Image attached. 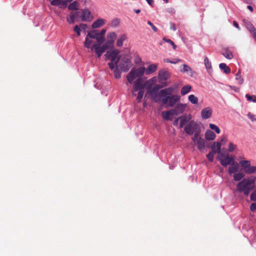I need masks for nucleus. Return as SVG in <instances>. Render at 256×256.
I'll return each mask as SVG.
<instances>
[{
	"label": "nucleus",
	"instance_id": "f257e3e1",
	"mask_svg": "<svg viewBox=\"0 0 256 256\" xmlns=\"http://www.w3.org/2000/svg\"><path fill=\"white\" fill-rule=\"evenodd\" d=\"M146 74V68L140 67L133 68L126 76L128 82L132 84V90L134 96H136L138 102H140L144 94V89H146L145 97L158 102L160 101V72L158 77L154 76L145 82L141 76Z\"/></svg>",
	"mask_w": 256,
	"mask_h": 256
},
{
	"label": "nucleus",
	"instance_id": "f03ea898",
	"mask_svg": "<svg viewBox=\"0 0 256 256\" xmlns=\"http://www.w3.org/2000/svg\"><path fill=\"white\" fill-rule=\"evenodd\" d=\"M120 50H114L112 51H108L105 54L106 59L110 60L111 62L108 63L110 68L113 70L115 66L118 65V62L120 59Z\"/></svg>",
	"mask_w": 256,
	"mask_h": 256
},
{
	"label": "nucleus",
	"instance_id": "7ed1b4c3",
	"mask_svg": "<svg viewBox=\"0 0 256 256\" xmlns=\"http://www.w3.org/2000/svg\"><path fill=\"white\" fill-rule=\"evenodd\" d=\"M180 100V96L177 94L162 96L161 103L168 107H174Z\"/></svg>",
	"mask_w": 256,
	"mask_h": 256
},
{
	"label": "nucleus",
	"instance_id": "20e7f679",
	"mask_svg": "<svg viewBox=\"0 0 256 256\" xmlns=\"http://www.w3.org/2000/svg\"><path fill=\"white\" fill-rule=\"evenodd\" d=\"M104 42H98L94 44L91 47V51H94L98 58H100L102 54L108 49L110 48L106 43L102 45Z\"/></svg>",
	"mask_w": 256,
	"mask_h": 256
},
{
	"label": "nucleus",
	"instance_id": "39448f33",
	"mask_svg": "<svg viewBox=\"0 0 256 256\" xmlns=\"http://www.w3.org/2000/svg\"><path fill=\"white\" fill-rule=\"evenodd\" d=\"M198 128V124L194 120H192L184 127V130L187 134L192 136L197 130Z\"/></svg>",
	"mask_w": 256,
	"mask_h": 256
},
{
	"label": "nucleus",
	"instance_id": "423d86ee",
	"mask_svg": "<svg viewBox=\"0 0 256 256\" xmlns=\"http://www.w3.org/2000/svg\"><path fill=\"white\" fill-rule=\"evenodd\" d=\"M186 104L182 103H178L173 108L170 110V113L174 116H178L182 114L186 110Z\"/></svg>",
	"mask_w": 256,
	"mask_h": 256
},
{
	"label": "nucleus",
	"instance_id": "0eeeda50",
	"mask_svg": "<svg viewBox=\"0 0 256 256\" xmlns=\"http://www.w3.org/2000/svg\"><path fill=\"white\" fill-rule=\"evenodd\" d=\"M220 156L224 157V158H218V160L220 162V164L224 167H226L228 165H230L234 161V158L228 155L224 156V154L221 153Z\"/></svg>",
	"mask_w": 256,
	"mask_h": 256
},
{
	"label": "nucleus",
	"instance_id": "6e6552de",
	"mask_svg": "<svg viewBox=\"0 0 256 256\" xmlns=\"http://www.w3.org/2000/svg\"><path fill=\"white\" fill-rule=\"evenodd\" d=\"M130 61L128 58H123L120 60L118 68L122 72H126L130 68Z\"/></svg>",
	"mask_w": 256,
	"mask_h": 256
},
{
	"label": "nucleus",
	"instance_id": "1a4fd4ad",
	"mask_svg": "<svg viewBox=\"0 0 256 256\" xmlns=\"http://www.w3.org/2000/svg\"><path fill=\"white\" fill-rule=\"evenodd\" d=\"M117 37V35L115 32H110L107 35L108 40L106 42V44L109 46L110 48H112L114 46V42Z\"/></svg>",
	"mask_w": 256,
	"mask_h": 256
},
{
	"label": "nucleus",
	"instance_id": "9d476101",
	"mask_svg": "<svg viewBox=\"0 0 256 256\" xmlns=\"http://www.w3.org/2000/svg\"><path fill=\"white\" fill-rule=\"evenodd\" d=\"M242 184L238 186V183L236 184V190L240 192H244V194L246 196H248L250 192L254 189V186H247L246 188H242Z\"/></svg>",
	"mask_w": 256,
	"mask_h": 256
},
{
	"label": "nucleus",
	"instance_id": "9b49d317",
	"mask_svg": "<svg viewBox=\"0 0 256 256\" xmlns=\"http://www.w3.org/2000/svg\"><path fill=\"white\" fill-rule=\"evenodd\" d=\"M212 114V110L210 107L206 108L201 111V116L204 120L210 118Z\"/></svg>",
	"mask_w": 256,
	"mask_h": 256
},
{
	"label": "nucleus",
	"instance_id": "f8f14e48",
	"mask_svg": "<svg viewBox=\"0 0 256 256\" xmlns=\"http://www.w3.org/2000/svg\"><path fill=\"white\" fill-rule=\"evenodd\" d=\"M242 184V188H246L247 186H254V180H252L251 178H243L241 181L238 182V186Z\"/></svg>",
	"mask_w": 256,
	"mask_h": 256
},
{
	"label": "nucleus",
	"instance_id": "ddd939ff",
	"mask_svg": "<svg viewBox=\"0 0 256 256\" xmlns=\"http://www.w3.org/2000/svg\"><path fill=\"white\" fill-rule=\"evenodd\" d=\"M221 54L228 60H232L234 58L232 52L228 47L223 48L221 52Z\"/></svg>",
	"mask_w": 256,
	"mask_h": 256
},
{
	"label": "nucleus",
	"instance_id": "4468645a",
	"mask_svg": "<svg viewBox=\"0 0 256 256\" xmlns=\"http://www.w3.org/2000/svg\"><path fill=\"white\" fill-rule=\"evenodd\" d=\"M50 4L54 6H58L60 8H65L67 6L66 2L64 0H52Z\"/></svg>",
	"mask_w": 256,
	"mask_h": 256
},
{
	"label": "nucleus",
	"instance_id": "2eb2a0df",
	"mask_svg": "<svg viewBox=\"0 0 256 256\" xmlns=\"http://www.w3.org/2000/svg\"><path fill=\"white\" fill-rule=\"evenodd\" d=\"M81 18L83 21H90L92 19V18L90 17V12L88 9L82 10Z\"/></svg>",
	"mask_w": 256,
	"mask_h": 256
},
{
	"label": "nucleus",
	"instance_id": "dca6fc26",
	"mask_svg": "<svg viewBox=\"0 0 256 256\" xmlns=\"http://www.w3.org/2000/svg\"><path fill=\"white\" fill-rule=\"evenodd\" d=\"M239 166L238 163L234 160L228 167V172L230 174H235L238 172Z\"/></svg>",
	"mask_w": 256,
	"mask_h": 256
},
{
	"label": "nucleus",
	"instance_id": "f3484780",
	"mask_svg": "<svg viewBox=\"0 0 256 256\" xmlns=\"http://www.w3.org/2000/svg\"><path fill=\"white\" fill-rule=\"evenodd\" d=\"M179 118L180 120L179 128H182L184 127V125L189 122V120L190 119V118H188L186 114H182V116H179Z\"/></svg>",
	"mask_w": 256,
	"mask_h": 256
},
{
	"label": "nucleus",
	"instance_id": "a211bd4d",
	"mask_svg": "<svg viewBox=\"0 0 256 256\" xmlns=\"http://www.w3.org/2000/svg\"><path fill=\"white\" fill-rule=\"evenodd\" d=\"M246 26L248 31L252 34L253 36L255 37L256 34V28L250 22L247 21L246 22Z\"/></svg>",
	"mask_w": 256,
	"mask_h": 256
},
{
	"label": "nucleus",
	"instance_id": "6ab92c4d",
	"mask_svg": "<svg viewBox=\"0 0 256 256\" xmlns=\"http://www.w3.org/2000/svg\"><path fill=\"white\" fill-rule=\"evenodd\" d=\"M205 138L208 140H212L215 139L216 136L211 130H208L205 132Z\"/></svg>",
	"mask_w": 256,
	"mask_h": 256
},
{
	"label": "nucleus",
	"instance_id": "aec40b11",
	"mask_svg": "<svg viewBox=\"0 0 256 256\" xmlns=\"http://www.w3.org/2000/svg\"><path fill=\"white\" fill-rule=\"evenodd\" d=\"M105 24V20L102 18H98L96 20L94 21L92 25V28H100Z\"/></svg>",
	"mask_w": 256,
	"mask_h": 256
},
{
	"label": "nucleus",
	"instance_id": "412c9836",
	"mask_svg": "<svg viewBox=\"0 0 256 256\" xmlns=\"http://www.w3.org/2000/svg\"><path fill=\"white\" fill-rule=\"evenodd\" d=\"M79 12H72L70 17L66 18V20L70 24H74L75 22V19L78 16Z\"/></svg>",
	"mask_w": 256,
	"mask_h": 256
},
{
	"label": "nucleus",
	"instance_id": "4be33fe9",
	"mask_svg": "<svg viewBox=\"0 0 256 256\" xmlns=\"http://www.w3.org/2000/svg\"><path fill=\"white\" fill-rule=\"evenodd\" d=\"M171 74L164 68L161 69V80H166L170 76Z\"/></svg>",
	"mask_w": 256,
	"mask_h": 256
},
{
	"label": "nucleus",
	"instance_id": "5701e85b",
	"mask_svg": "<svg viewBox=\"0 0 256 256\" xmlns=\"http://www.w3.org/2000/svg\"><path fill=\"white\" fill-rule=\"evenodd\" d=\"M174 92V88L172 86L164 89H161V98H162V96L172 95V92Z\"/></svg>",
	"mask_w": 256,
	"mask_h": 256
},
{
	"label": "nucleus",
	"instance_id": "b1692460",
	"mask_svg": "<svg viewBox=\"0 0 256 256\" xmlns=\"http://www.w3.org/2000/svg\"><path fill=\"white\" fill-rule=\"evenodd\" d=\"M197 144V148L200 150H202L206 147V143L202 138H200L199 140L194 142Z\"/></svg>",
	"mask_w": 256,
	"mask_h": 256
},
{
	"label": "nucleus",
	"instance_id": "393cba45",
	"mask_svg": "<svg viewBox=\"0 0 256 256\" xmlns=\"http://www.w3.org/2000/svg\"><path fill=\"white\" fill-rule=\"evenodd\" d=\"M86 37L92 39H96L98 42V38H99L98 30H92L88 32Z\"/></svg>",
	"mask_w": 256,
	"mask_h": 256
},
{
	"label": "nucleus",
	"instance_id": "a878e982",
	"mask_svg": "<svg viewBox=\"0 0 256 256\" xmlns=\"http://www.w3.org/2000/svg\"><path fill=\"white\" fill-rule=\"evenodd\" d=\"M157 68V66L154 64L149 65L148 67L146 68V74L147 75L150 74L154 72Z\"/></svg>",
	"mask_w": 256,
	"mask_h": 256
},
{
	"label": "nucleus",
	"instance_id": "bb28decb",
	"mask_svg": "<svg viewBox=\"0 0 256 256\" xmlns=\"http://www.w3.org/2000/svg\"><path fill=\"white\" fill-rule=\"evenodd\" d=\"M106 29H102L100 32L98 30V35L99 38H98V42H104L105 40Z\"/></svg>",
	"mask_w": 256,
	"mask_h": 256
},
{
	"label": "nucleus",
	"instance_id": "cd10ccee",
	"mask_svg": "<svg viewBox=\"0 0 256 256\" xmlns=\"http://www.w3.org/2000/svg\"><path fill=\"white\" fill-rule=\"evenodd\" d=\"M80 4L78 1H74L68 6V9L70 10H76L79 9Z\"/></svg>",
	"mask_w": 256,
	"mask_h": 256
},
{
	"label": "nucleus",
	"instance_id": "c85d7f7f",
	"mask_svg": "<svg viewBox=\"0 0 256 256\" xmlns=\"http://www.w3.org/2000/svg\"><path fill=\"white\" fill-rule=\"evenodd\" d=\"M219 68L226 74H228L230 72V68L225 63H220Z\"/></svg>",
	"mask_w": 256,
	"mask_h": 256
},
{
	"label": "nucleus",
	"instance_id": "c756f323",
	"mask_svg": "<svg viewBox=\"0 0 256 256\" xmlns=\"http://www.w3.org/2000/svg\"><path fill=\"white\" fill-rule=\"evenodd\" d=\"M192 86L190 85H186L184 86L180 90V94L182 96H184L190 92Z\"/></svg>",
	"mask_w": 256,
	"mask_h": 256
},
{
	"label": "nucleus",
	"instance_id": "7c9ffc66",
	"mask_svg": "<svg viewBox=\"0 0 256 256\" xmlns=\"http://www.w3.org/2000/svg\"><path fill=\"white\" fill-rule=\"evenodd\" d=\"M126 39V36L125 34L121 35L116 42V46L118 47L122 46L123 42Z\"/></svg>",
	"mask_w": 256,
	"mask_h": 256
},
{
	"label": "nucleus",
	"instance_id": "2f4dec72",
	"mask_svg": "<svg viewBox=\"0 0 256 256\" xmlns=\"http://www.w3.org/2000/svg\"><path fill=\"white\" fill-rule=\"evenodd\" d=\"M240 164L245 172V170H246L250 166V162L248 160H241L240 162Z\"/></svg>",
	"mask_w": 256,
	"mask_h": 256
},
{
	"label": "nucleus",
	"instance_id": "473e14b6",
	"mask_svg": "<svg viewBox=\"0 0 256 256\" xmlns=\"http://www.w3.org/2000/svg\"><path fill=\"white\" fill-rule=\"evenodd\" d=\"M93 39L89 38L86 36L85 42H84V46L88 48H90L93 45L94 41Z\"/></svg>",
	"mask_w": 256,
	"mask_h": 256
},
{
	"label": "nucleus",
	"instance_id": "72a5a7b5",
	"mask_svg": "<svg viewBox=\"0 0 256 256\" xmlns=\"http://www.w3.org/2000/svg\"><path fill=\"white\" fill-rule=\"evenodd\" d=\"M244 176V174L241 172H236L234 175V180L235 181H240Z\"/></svg>",
	"mask_w": 256,
	"mask_h": 256
},
{
	"label": "nucleus",
	"instance_id": "f704fd0d",
	"mask_svg": "<svg viewBox=\"0 0 256 256\" xmlns=\"http://www.w3.org/2000/svg\"><path fill=\"white\" fill-rule=\"evenodd\" d=\"M188 100L192 104H198V98L194 94H190L188 97Z\"/></svg>",
	"mask_w": 256,
	"mask_h": 256
},
{
	"label": "nucleus",
	"instance_id": "c9c22d12",
	"mask_svg": "<svg viewBox=\"0 0 256 256\" xmlns=\"http://www.w3.org/2000/svg\"><path fill=\"white\" fill-rule=\"evenodd\" d=\"M246 174H252L256 172V166H249V167L245 170L244 172Z\"/></svg>",
	"mask_w": 256,
	"mask_h": 256
},
{
	"label": "nucleus",
	"instance_id": "e433bc0d",
	"mask_svg": "<svg viewBox=\"0 0 256 256\" xmlns=\"http://www.w3.org/2000/svg\"><path fill=\"white\" fill-rule=\"evenodd\" d=\"M236 80L238 81V84H242L244 82V79L242 78L240 75V71L238 70L236 74H235Z\"/></svg>",
	"mask_w": 256,
	"mask_h": 256
},
{
	"label": "nucleus",
	"instance_id": "4c0bfd02",
	"mask_svg": "<svg viewBox=\"0 0 256 256\" xmlns=\"http://www.w3.org/2000/svg\"><path fill=\"white\" fill-rule=\"evenodd\" d=\"M114 70V74L115 78H120L121 76V72L118 70V65L115 66Z\"/></svg>",
	"mask_w": 256,
	"mask_h": 256
},
{
	"label": "nucleus",
	"instance_id": "58836bf2",
	"mask_svg": "<svg viewBox=\"0 0 256 256\" xmlns=\"http://www.w3.org/2000/svg\"><path fill=\"white\" fill-rule=\"evenodd\" d=\"M209 127L212 130H214L215 132L218 134H219L220 132V128L214 124H210Z\"/></svg>",
	"mask_w": 256,
	"mask_h": 256
},
{
	"label": "nucleus",
	"instance_id": "ea45409f",
	"mask_svg": "<svg viewBox=\"0 0 256 256\" xmlns=\"http://www.w3.org/2000/svg\"><path fill=\"white\" fill-rule=\"evenodd\" d=\"M204 63L207 70L212 69V66L211 62L209 61L208 58L206 56L204 58Z\"/></svg>",
	"mask_w": 256,
	"mask_h": 256
},
{
	"label": "nucleus",
	"instance_id": "a19ab883",
	"mask_svg": "<svg viewBox=\"0 0 256 256\" xmlns=\"http://www.w3.org/2000/svg\"><path fill=\"white\" fill-rule=\"evenodd\" d=\"M163 118L166 120H170V116H174L173 114L170 113V110L168 111H164L162 112Z\"/></svg>",
	"mask_w": 256,
	"mask_h": 256
},
{
	"label": "nucleus",
	"instance_id": "79ce46f5",
	"mask_svg": "<svg viewBox=\"0 0 256 256\" xmlns=\"http://www.w3.org/2000/svg\"><path fill=\"white\" fill-rule=\"evenodd\" d=\"M246 98L248 101L256 102V96L250 95L248 94H246Z\"/></svg>",
	"mask_w": 256,
	"mask_h": 256
},
{
	"label": "nucleus",
	"instance_id": "37998d69",
	"mask_svg": "<svg viewBox=\"0 0 256 256\" xmlns=\"http://www.w3.org/2000/svg\"><path fill=\"white\" fill-rule=\"evenodd\" d=\"M182 66H183V68L180 70L181 72H192V68L188 65L186 64H183Z\"/></svg>",
	"mask_w": 256,
	"mask_h": 256
},
{
	"label": "nucleus",
	"instance_id": "c03bdc74",
	"mask_svg": "<svg viewBox=\"0 0 256 256\" xmlns=\"http://www.w3.org/2000/svg\"><path fill=\"white\" fill-rule=\"evenodd\" d=\"M162 40H164V42H166L168 43H169L172 46V48L174 50H175L176 48V47H177L174 44V42H172L171 40L168 39L164 37L162 38Z\"/></svg>",
	"mask_w": 256,
	"mask_h": 256
},
{
	"label": "nucleus",
	"instance_id": "a18cd8bd",
	"mask_svg": "<svg viewBox=\"0 0 256 256\" xmlns=\"http://www.w3.org/2000/svg\"><path fill=\"white\" fill-rule=\"evenodd\" d=\"M194 134V136L192 138V140L194 142H195L196 140H199L200 138H201L200 136V130H196Z\"/></svg>",
	"mask_w": 256,
	"mask_h": 256
},
{
	"label": "nucleus",
	"instance_id": "49530a36",
	"mask_svg": "<svg viewBox=\"0 0 256 256\" xmlns=\"http://www.w3.org/2000/svg\"><path fill=\"white\" fill-rule=\"evenodd\" d=\"M236 147V145L234 144L232 142H230L228 144V151L232 152L234 150Z\"/></svg>",
	"mask_w": 256,
	"mask_h": 256
},
{
	"label": "nucleus",
	"instance_id": "de8ad7c7",
	"mask_svg": "<svg viewBox=\"0 0 256 256\" xmlns=\"http://www.w3.org/2000/svg\"><path fill=\"white\" fill-rule=\"evenodd\" d=\"M206 158L210 162H212L214 160V154L210 152L206 155Z\"/></svg>",
	"mask_w": 256,
	"mask_h": 256
},
{
	"label": "nucleus",
	"instance_id": "09e8293b",
	"mask_svg": "<svg viewBox=\"0 0 256 256\" xmlns=\"http://www.w3.org/2000/svg\"><path fill=\"white\" fill-rule=\"evenodd\" d=\"M216 145V148L217 150V152L218 154H220V150H221V147H222V144L220 142H216L215 144Z\"/></svg>",
	"mask_w": 256,
	"mask_h": 256
},
{
	"label": "nucleus",
	"instance_id": "8fccbe9b",
	"mask_svg": "<svg viewBox=\"0 0 256 256\" xmlns=\"http://www.w3.org/2000/svg\"><path fill=\"white\" fill-rule=\"evenodd\" d=\"M120 24V20L118 18L113 20L111 22V26H116Z\"/></svg>",
	"mask_w": 256,
	"mask_h": 256
},
{
	"label": "nucleus",
	"instance_id": "3c124183",
	"mask_svg": "<svg viewBox=\"0 0 256 256\" xmlns=\"http://www.w3.org/2000/svg\"><path fill=\"white\" fill-rule=\"evenodd\" d=\"M250 199L252 201L256 200V190L251 193L250 196Z\"/></svg>",
	"mask_w": 256,
	"mask_h": 256
},
{
	"label": "nucleus",
	"instance_id": "603ef678",
	"mask_svg": "<svg viewBox=\"0 0 256 256\" xmlns=\"http://www.w3.org/2000/svg\"><path fill=\"white\" fill-rule=\"evenodd\" d=\"M248 117L252 121L256 122V116L254 114H251L250 112H248Z\"/></svg>",
	"mask_w": 256,
	"mask_h": 256
},
{
	"label": "nucleus",
	"instance_id": "864d4df0",
	"mask_svg": "<svg viewBox=\"0 0 256 256\" xmlns=\"http://www.w3.org/2000/svg\"><path fill=\"white\" fill-rule=\"evenodd\" d=\"M74 30L78 36H80L81 30L78 25L74 27Z\"/></svg>",
	"mask_w": 256,
	"mask_h": 256
},
{
	"label": "nucleus",
	"instance_id": "5fc2aeb1",
	"mask_svg": "<svg viewBox=\"0 0 256 256\" xmlns=\"http://www.w3.org/2000/svg\"><path fill=\"white\" fill-rule=\"evenodd\" d=\"M216 142H214V144H212L210 146V148L212 149V150L210 152H212V154H214L217 152V150H216V145H215Z\"/></svg>",
	"mask_w": 256,
	"mask_h": 256
},
{
	"label": "nucleus",
	"instance_id": "6e6d98bb",
	"mask_svg": "<svg viewBox=\"0 0 256 256\" xmlns=\"http://www.w3.org/2000/svg\"><path fill=\"white\" fill-rule=\"evenodd\" d=\"M148 24L152 26V28L154 32H156L158 31V28L152 24V23L151 22L148 21Z\"/></svg>",
	"mask_w": 256,
	"mask_h": 256
},
{
	"label": "nucleus",
	"instance_id": "4d7b16f0",
	"mask_svg": "<svg viewBox=\"0 0 256 256\" xmlns=\"http://www.w3.org/2000/svg\"><path fill=\"white\" fill-rule=\"evenodd\" d=\"M166 11L170 14H173L175 12V10L174 8H169L166 9Z\"/></svg>",
	"mask_w": 256,
	"mask_h": 256
},
{
	"label": "nucleus",
	"instance_id": "13d9d810",
	"mask_svg": "<svg viewBox=\"0 0 256 256\" xmlns=\"http://www.w3.org/2000/svg\"><path fill=\"white\" fill-rule=\"evenodd\" d=\"M168 84V82H164V80H161V88L167 86Z\"/></svg>",
	"mask_w": 256,
	"mask_h": 256
},
{
	"label": "nucleus",
	"instance_id": "bf43d9fd",
	"mask_svg": "<svg viewBox=\"0 0 256 256\" xmlns=\"http://www.w3.org/2000/svg\"><path fill=\"white\" fill-rule=\"evenodd\" d=\"M172 87L174 88V91H176V90H178L179 88V84H174L172 86Z\"/></svg>",
	"mask_w": 256,
	"mask_h": 256
},
{
	"label": "nucleus",
	"instance_id": "052dcab7",
	"mask_svg": "<svg viewBox=\"0 0 256 256\" xmlns=\"http://www.w3.org/2000/svg\"><path fill=\"white\" fill-rule=\"evenodd\" d=\"M170 30H172L174 31H176V25L172 22H170Z\"/></svg>",
	"mask_w": 256,
	"mask_h": 256
},
{
	"label": "nucleus",
	"instance_id": "680f3d73",
	"mask_svg": "<svg viewBox=\"0 0 256 256\" xmlns=\"http://www.w3.org/2000/svg\"><path fill=\"white\" fill-rule=\"evenodd\" d=\"M182 60H180V59H178V58H176L174 60H171V64H176L177 63H178V62H181Z\"/></svg>",
	"mask_w": 256,
	"mask_h": 256
},
{
	"label": "nucleus",
	"instance_id": "e2e57ef3",
	"mask_svg": "<svg viewBox=\"0 0 256 256\" xmlns=\"http://www.w3.org/2000/svg\"><path fill=\"white\" fill-rule=\"evenodd\" d=\"M179 120H180L179 117L176 118L173 122L174 126H177L178 125Z\"/></svg>",
	"mask_w": 256,
	"mask_h": 256
},
{
	"label": "nucleus",
	"instance_id": "0e129e2a",
	"mask_svg": "<svg viewBox=\"0 0 256 256\" xmlns=\"http://www.w3.org/2000/svg\"><path fill=\"white\" fill-rule=\"evenodd\" d=\"M233 26L238 30L240 29L238 23L235 20L233 21Z\"/></svg>",
	"mask_w": 256,
	"mask_h": 256
},
{
	"label": "nucleus",
	"instance_id": "69168bd1",
	"mask_svg": "<svg viewBox=\"0 0 256 256\" xmlns=\"http://www.w3.org/2000/svg\"><path fill=\"white\" fill-rule=\"evenodd\" d=\"M148 3L151 6H152V4L154 3L153 0H146Z\"/></svg>",
	"mask_w": 256,
	"mask_h": 256
},
{
	"label": "nucleus",
	"instance_id": "338daca9",
	"mask_svg": "<svg viewBox=\"0 0 256 256\" xmlns=\"http://www.w3.org/2000/svg\"><path fill=\"white\" fill-rule=\"evenodd\" d=\"M80 26L84 30L87 28V25L86 24H80Z\"/></svg>",
	"mask_w": 256,
	"mask_h": 256
},
{
	"label": "nucleus",
	"instance_id": "774afa93",
	"mask_svg": "<svg viewBox=\"0 0 256 256\" xmlns=\"http://www.w3.org/2000/svg\"><path fill=\"white\" fill-rule=\"evenodd\" d=\"M248 9L251 12H252L254 10L252 6L248 5L247 6Z\"/></svg>",
	"mask_w": 256,
	"mask_h": 256
}]
</instances>
